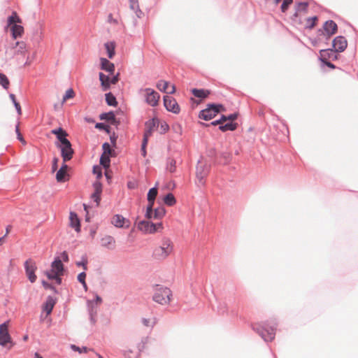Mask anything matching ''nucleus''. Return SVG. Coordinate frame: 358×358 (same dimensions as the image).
<instances>
[{"instance_id":"obj_37","label":"nucleus","mask_w":358,"mask_h":358,"mask_svg":"<svg viewBox=\"0 0 358 358\" xmlns=\"http://www.w3.org/2000/svg\"><path fill=\"white\" fill-rule=\"evenodd\" d=\"M70 348L72 350L78 352L80 354L81 353H87L88 351L92 350L91 349L87 348V347L80 348L74 344H71Z\"/></svg>"},{"instance_id":"obj_48","label":"nucleus","mask_w":358,"mask_h":358,"mask_svg":"<svg viewBox=\"0 0 358 358\" xmlns=\"http://www.w3.org/2000/svg\"><path fill=\"white\" fill-rule=\"evenodd\" d=\"M102 148L103 150V153L102 155H108L110 154L111 149L108 143H104L102 145Z\"/></svg>"},{"instance_id":"obj_51","label":"nucleus","mask_w":358,"mask_h":358,"mask_svg":"<svg viewBox=\"0 0 358 358\" xmlns=\"http://www.w3.org/2000/svg\"><path fill=\"white\" fill-rule=\"evenodd\" d=\"M93 187L94 189V192L101 193L102 192V185L100 182L96 181L93 184Z\"/></svg>"},{"instance_id":"obj_15","label":"nucleus","mask_w":358,"mask_h":358,"mask_svg":"<svg viewBox=\"0 0 358 358\" xmlns=\"http://www.w3.org/2000/svg\"><path fill=\"white\" fill-rule=\"evenodd\" d=\"M51 270L59 275H63L64 266L60 258H55L51 264Z\"/></svg>"},{"instance_id":"obj_35","label":"nucleus","mask_w":358,"mask_h":358,"mask_svg":"<svg viewBox=\"0 0 358 358\" xmlns=\"http://www.w3.org/2000/svg\"><path fill=\"white\" fill-rule=\"evenodd\" d=\"M66 171L59 169L56 173V179L58 182H64L66 179Z\"/></svg>"},{"instance_id":"obj_47","label":"nucleus","mask_w":358,"mask_h":358,"mask_svg":"<svg viewBox=\"0 0 358 358\" xmlns=\"http://www.w3.org/2000/svg\"><path fill=\"white\" fill-rule=\"evenodd\" d=\"M87 259L85 257H83L82 260L80 262H77L76 264L78 266H82L84 270H87Z\"/></svg>"},{"instance_id":"obj_25","label":"nucleus","mask_w":358,"mask_h":358,"mask_svg":"<svg viewBox=\"0 0 358 358\" xmlns=\"http://www.w3.org/2000/svg\"><path fill=\"white\" fill-rule=\"evenodd\" d=\"M105 48L106 50L108 57L112 59L115 55V44L114 42L110 41L105 43Z\"/></svg>"},{"instance_id":"obj_63","label":"nucleus","mask_w":358,"mask_h":358,"mask_svg":"<svg viewBox=\"0 0 358 358\" xmlns=\"http://www.w3.org/2000/svg\"><path fill=\"white\" fill-rule=\"evenodd\" d=\"M14 106H15V109H16V110H17V112L18 115H21V113H22V110H21V107H20V103H19L18 102H17V103H15L14 104Z\"/></svg>"},{"instance_id":"obj_44","label":"nucleus","mask_w":358,"mask_h":358,"mask_svg":"<svg viewBox=\"0 0 358 358\" xmlns=\"http://www.w3.org/2000/svg\"><path fill=\"white\" fill-rule=\"evenodd\" d=\"M237 114L236 113H232L229 115H222V120H224V122L227 121L232 122L237 118Z\"/></svg>"},{"instance_id":"obj_53","label":"nucleus","mask_w":358,"mask_h":358,"mask_svg":"<svg viewBox=\"0 0 358 358\" xmlns=\"http://www.w3.org/2000/svg\"><path fill=\"white\" fill-rule=\"evenodd\" d=\"M95 128L105 130L108 133L109 132L108 126L106 125L104 123H101V122L96 123L95 125Z\"/></svg>"},{"instance_id":"obj_27","label":"nucleus","mask_w":358,"mask_h":358,"mask_svg":"<svg viewBox=\"0 0 358 358\" xmlns=\"http://www.w3.org/2000/svg\"><path fill=\"white\" fill-rule=\"evenodd\" d=\"M237 124L228 121L225 124H222L219 127V129L222 131H234L236 129Z\"/></svg>"},{"instance_id":"obj_13","label":"nucleus","mask_w":358,"mask_h":358,"mask_svg":"<svg viewBox=\"0 0 358 358\" xmlns=\"http://www.w3.org/2000/svg\"><path fill=\"white\" fill-rule=\"evenodd\" d=\"M347 41L343 36H337L333 41V48L336 52H343L347 48Z\"/></svg>"},{"instance_id":"obj_4","label":"nucleus","mask_w":358,"mask_h":358,"mask_svg":"<svg viewBox=\"0 0 358 358\" xmlns=\"http://www.w3.org/2000/svg\"><path fill=\"white\" fill-rule=\"evenodd\" d=\"M252 329L266 342L271 341L275 338V329L273 327H268L267 324L261 325L256 324L253 325Z\"/></svg>"},{"instance_id":"obj_11","label":"nucleus","mask_w":358,"mask_h":358,"mask_svg":"<svg viewBox=\"0 0 358 358\" xmlns=\"http://www.w3.org/2000/svg\"><path fill=\"white\" fill-rule=\"evenodd\" d=\"M61 149V155L64 162L70 160L73 155V150L71 148V142H67L66 144L56 145Z\"/></svg>"},{"instance_id":"obj_22","label":"nucleus","mask_w":358,"mask_h":358,"mask_svg":"<svg viewBox=\"0 0 358 358\" xmlns=\"http://www.w3.org/2000/svg\"><path fill=\"white\" fill-rule=\"evenodd\" d=\"M152 129L151 127H150L148 129L145 131L143 135V139L141 145V154L143 157L146 156V145L148 141L149 136L151 135Z\"/></svg>"},{"instance_id":"obj_21","label":"nucleus","mask_w":358,"mask_h":358,"mask_svg":"<svg viewBox=\"0 0 358 358\" xmlns=\"http://www.w3.org/2000/svg\"><path fill=\"white\" fill-rule=\"evenodd\" d=\"M101 242L103 247L112 249L114 248L115 241L114 238L111 236H106L101 238Z\"/></svg>"},{"instance_id":"obj_39","label":"nucleus","mask_w":358,"mask_h":358,"mask_svg":"<svg viewBox=\"0 0 358 358\" xmlns=\"http://www.w3.org/2000/svg\"><path fill=\"white\" fill-rule=\"evenodd\" d=\"M100 164L104 167L108 168L110 166V158L108 155H102L100 157Z\"/></svg>"},{"instance_id":"obj_46","label":"nucleus","mask_w":358,"mask_h":358,"mask_svg":"<svg viewBox=\"0 0 358 358\" xmlns=\"http://www.w3.org/2000/svg\"><path fill=\"white\" fill-rule=\"evenodd\" d=\"M317 20V17H309L307 19V27L309 28V29H312L314 26H315V21Z\"/></svg>"},{"instance_id":"obj_38","label":"nucleus","mask_w":358,"mask_h":358,"mask_svg":"<svg viewBox=\"0 0 358 358\" xmlns=\"http://www.w3.org/2000/svg\"><path fill=\"white\" fill-rule=\"evenodd\" d=\"M0 85L4 89H8L9 86V81L6 76L3 73H0Z\"/></svg>"},{"instance_id":"obj_64","label":"nucleus","mask_w":358,"mask_h":358,"mask_svg":"<svg viewBox=\"0 0 358 358\" xmlns=\"http://www.w3.org/2000/svg\"><path fill=\"white\" fill-rule=\"evenodd\" d=\"M89 315H90V322L92 324H94L96 322V314L89 313Z\"/></svg>"},{"instance_id":"obj_49","label":"nucleus","mask_w":358,"mask_h":358,"mask_svg":"<svg viewBox=\"0 0 358 358\" xmlns=\"http://www.w3.org/2000/svg\"><path fill=\"white\" fill-rule=\"evenodd\" d=\"M292 3V0H283L281 5V10L285 12L288 8L289 6Z\"/></svg>"},{"instance_id":"obj_60","label":"nucleus","mask_w":358,"mask_h":358,"mask_svg":"<svg viewBox=\"0 0 358 358\" xmlns=\"http://www.w3.org/2000/svg\"><path fill=\"white\" fill-rule=\"evenodd\" d=\"M224 122V120H222V116L221 117V118L220 120H215V121H213L210 123V124L212 125H217V124H220L222 125L223 123Z\"/></svg>"},{"instance_id":"obj_19","label":"nucleus","mask_w":358,"mask_h":358,"mask_svg":"<svg viewBox=\"0 0 358 358\" xmlns=\"http://www.w3.org/2000/svg\"><path fill=\"white\" fill-rule=\"evenodd\" d=\"M129 8L133 10L138 18H141L143 15V11L139 6L138 0H129Z\"/></svg>"},{"instance_id":"obj_23","label":"nucleus","mask_w":358,"mask_h":358,"mask_svg":"<svg viewBox=\"0 0 358 358\" xmlns=\"http://www.w3.org/2000/svg\"><path fill=\"white\" fill-rule=\"evenodd\" d=\"M99 80L101 82V85L103 91H106L110 88V77L109 76H106L103 73H99Z\"/></svg>"},{"instance_id":"obj_33","label":"nucleus","mask_w":358,"mask_h":358,"mask_svg":"<svg viewBox=\"0 0 358 358\" xmlns=\"http://www.w3.org/2000/svg\"><path fill=\"white\" fill-rule=\"evenodd\" d=\"M97 306L94 301H87V308L89 313L96 314L97 313Z\"/></svg>"},{"instance_id":"obj_56","label":"nucleus","mask_w":358,"mask_h":358,"mask_svg":"<svg viewBox=\"0 0 358 358\" xmlns=\"http://www.w3.org/2000/svg\"><path fill=\"white\" fill-rule=\"evenodd\" d=\"M56 258H60L62 259V262H68L69 255L66 251H64L61 253L59 257H57Z\"/></svg>"},{"instance_id":"obj_20","label":"nucleus","mask_w":358,"mask_h":358,"mask_svg":"<svg viewBox=\"0 0 358 358\" xmlns=\"http://www.w3.org/2000/svg\"><path fill=\"white\" fill-rule=\"evenodd\" d=\"M191 91L195 97L199 98L201 100L206 99L210 94L209 90H203V89H195L194 88V89H192Z\"/></svg>"},{"instance_id":"obj_32","label":"nucleus","mask_w":358,"mask_h":358,"mask_svg":"<svg viewBox=\"0 0 358 358\" xmlns=\"http://www.w3.org/2000/svg\"><path fill=\"white\" fill-rule=\"evenodd\" d=\"M106 101L108 106H115L117 103L115 97L110 92L106 94Z\"/></svg>"},{"instance_id":"obj_17","label":"nucleus","mask_w":358,"mask_h":358,"mask_svg":"<svg viewBox=\"0 0 358 358\" xmlns=\"http://www.w3.org/2000/svg\"><path fill=\"white\" fill-rule=\"evenodd\" d=\"M100 62L101 69L110 73V75H113V73L115 71L114 64L109 62L107 59L103 57L100 59Z\"/></svg>"},{"instance_id":"obj_36","label":"nucleus","mask_w":358,"mask_h":358,"mask_svg":"<svg viewBox=\"0 0 358 358\" xmlns=\"http://www.w3.org/2000/svg\"><path fill=\"white\" fill-rule=\"evenodd\" d=\"M164 201L166 205L171 206L173 205L176 201L174 196L172 194L169 193L166 195V196L164 199Z\"/></svg>"},{"instance_id":"obj_8","label":"nucleus","mask_w":358,"mask_h":358,"mask_svg":"<svg viewBox=\"0 0 358 358\" xmlns=\"http://www.w3.org/2000/svg\"><path fill=\"white\" fill-rule=\"evenodd\" d=\"M162 227L161 222L154 224L147 220H142L138 223L137 228L144 234H154Z\"/></svg>"},{"instance_id":"obj_1","label":"nucleus","mask_w":358,"mask_h":358,"mask_svg":"<svg viewBox=\"0 0 358 358\" xmlns=\"http://www.w3.org/2000/svg\"><path fill=\"white\" fill-rule=\"evenodd\" d=\"M173 250V246L170 240L164 239L161 245L156 247L152 252V257L158 261L165 259Z\"/></svg>"},{"instance_id":"obj_50","label":"nucleus","mask_w":358,"mask_h":358,"mask_svg":"<svg viewBox=\"0 0 358 358\" xmlns=\"http://www.w3.org/2000/svg\"><path fill=\"white\" fill-rule=\"evenodd\" d=\"M100 195H101V193H96V192H94L92 194V199L96 202V206H98L99 204V202H100V200H101V198H100Z\"/></svg>"},{"instance_id":"obj_61","label":"nucleus","mask_w":358,"mask_h":358,"mask_svg":"<svg viewBox=\"0 0 358 358\" xmlns=\"http://www.w3.org/2000/svg\"><path fill=\"white\" fill-rule=\"evenodd\" d=\"M118 80V74L113 76L112 78H110V85L115 84Z\"/></svg>"},{"instance_id":"obj_28","label":"nucleus","mask_w":358,"mask_h":358,"mask_svg":"<svg viewBox=\"0 0 358 358\" xmlns=\"http://www.w3.org/2000/svg\"><path fill=\"white\" fill-rule=\"evenodd\" d=\"M24 31L23 27L21 25L14 24L12 27V34L13 38L15 39L17 37L21 36Z\"/></svg>"},{"instance_id":"obj_6","label":"nucleus","mask_w":358,"mask_h":358,"mask_svg":"<svg viewBox=\"0 0 358 358\" xmlns=\"http://www.w3.org/2000/svg\"><path fill=\"white\" fill-rule=\"evenodd\" d=\"M223 109L221 104H209L208 107L200 111L199 117L204 120H210Z\"/></svg>"},{"instance_id":"obj_31","label":"nucleus","mask_w":358,"mask_h":358,"mask_svg":"<svg viewBox=\"0 0 358 358\" xmlns=\"http://www.w3.org/2000/svg\"><path fill=\"white\" fill-rule=\"evenodd\" d=\"M54 305L55 302L53 299L52 298H48L44 306V310L46 312L47 315L50 314L53 309Z\"/></svg>"},{"instance_id":"obj_7","label":"nucleus","mask_w":358,"mask_h":358,"mask_svg":"<svg viewBox=\"0 0 358 358\" xmlns=\"http://www.w3.org/2000/svg\"><path fill=\"white\" fill-rule=\"evenodd\" d=\"M140 93L142 94L148 104L151 106H156L158 104L159 94L151 88L141 89Z\"/></svg>"},{"instance_id":"obj_2","label":"nucleus","mask_w":358,"mask_h":358,"mask_svg":"<svg viewBox=\"0 0 358 358\" xmlns=\"http://www.w3.org/2000/svg\"><path fill=\"white\" fill-rule=\"evenodd\" d=\"M210 170V165L204 160L198 162L196 169V183L198 187H203L205 185V178Z\"/></svg>"},{"instance_id":"obj_29","label":"nucleus","mask_w":358,"mask_h":358,"mask_svg":"<svg viewBox=\"0 0 358 358\" xmlns=\"http://www.w3.org/2000/svg\"><path fill=\"white\" fill-rule=\"evenodd\" d=\"M141 322L145 327H150L151 329H152L155 327V325L157 324V320L156 317L142 318Z\"/></svg>"},{"instance_id":"obj_5","label":"nucleus","mask_w":358,"mask_h":358,"mask_svg":"<svg viewBox=\"0 0 358 358\" xmlns=\"http://www.w3.org/2000/svg\"><path fill=\"white\" fill-rule=\"evenodd\" d=\"M26 52V43L23 41H12L6 47V55L13 58L17 55H24Z\"/></svg>"},{"instance_id":"obj_9","label":"nucleus","mask_w":358,"mask_h":358,"mask_svg":"<svg viewBox=\"0 0 358 358\" xmlns=\"http://www.w3.org/2000/svg\"><path fill=\"white\" fill-rule=\"evenodd\" d=\"M8 321L0 324V345L5 347L8 343H12V338L8 332Z\"/></svg>"},{"instance_id":"obj_12","label":"nucleus","mask_w":358,"mask_h":358,"mask_svg":"<svg viewBox=\"0 0 358 358\" xmlns=\"http://www.w3.org/2000/svg\"><path fill=\"white\" fill-rule=\"evenodd\" d=\"M164 105L168 110L172 111L174 113H179V106L178 103L170 95L164 96Z\"/></svg>"},{"instance_id":"obj_24","label":"nucleus","mask_w":358,"mask_h":358,"mask_svg":"<svg viewBox=\"0 0 358 358\" xmlns=\"http://www.w3.org/2000/svg\"><path fill=\"white\" fill-rule=\"evenodd\" d=\"M125 222V218L120 215H115L112 219V224L116 227H123Z\"/></svg>"},{"instance_id":"obj_40","label":"nucleus","mask_w":358,"mask_h":358,"mask_svg":"<svg viewBox=\"0 0 358 358\" xmlns=\"http://www.w3.org/2000/svg\"><path fill=\"white\" fill-rule=\"evenodd\" d=\"M20 20L17 17L16 13H13L12 15L9 16L8 18V24H16V22H20Z\"/></svg>"},{"instance_id":"obj_18","label":"nucleus","mask_w":358,"mask_h":358,"mask_svg":"<svg viewBox=\"0 0 358 358\" xmlns=\"http://www.w3.org/2000/svg\"><path fill=\"white\" fill-rule=\"evenodd\" d=\"M70 226L73 228L77 232L80 231V222L77 214L74 212H71L69 215Z\"/></svg>"},{"instance_id":"obj_30","label":"nucleus","mask_w":358,"mask_h":358,"mask_svg":"<svg viewBox=\"0 0 358 358\" xmlns=\"http://www.w3.org/2000/svg\"><path fill=\"white\" fill-rule=\"evenodd\" d=\"M157 195V187H154L148 191V201L149 203H154L155 198Z\"/></svg>"},{"instance_id":"obj_34","label":"nucleus","mask_w":358,"mask_h":358,"mask_svg":"<svg viewBox=\"0 0 358 358\" xmlns=\"http://www.w3.org/2000/svg\"><path fill=\"white\" fill-rule=\"evenodd\" d=\"M165 215V210L163 207L157 208L154 210L153 218L160 219Z\"/></svg>"},{"instance_id":"obj_16","label":"nucleus","mask_w":358,"mask_h":358,"mask_svg":"<svg viewBox=\"0 0 358 358\" xmlns=\"http://www.w3.org/2000/svg\"><path fill=\"white\" fill-rule=\"evenodd\" d=\"M323 28L327 36H330L336 33L337 24L333 20H328L324 23Z\"/></svg>"},{"instance_id":"obj_58","label":"nucleus","mask_w":358,"mask_h":358,"mask_svg":"<svg viewBox=\"0 0 358 358\" xmlns=\"http://www.w3.org/2000/svg\"><path fill=\"white\" fill-rule=\"evenodd\" d=\"M58 158L55 157L52 161V169L53 171H55L57 169Z\"/></svg>"},{"instance_id":"obj_26","label":"nucleus","mask_w":358,"mask_h":358,"mask_svg":"<svg viewBox=\"0 0 358 358\" xmlns=\"http://www.w3.org/2000/svg\"><path fill=\"white\" fill-rule=\"evenodd\" d=\"M100 119L110 122L112 124L116 123L115 116L113 112L104 113L100 115Z\"/></svg>"},{"instance_id":"obj_55","label":"nucleus","mask_w":358,"mask_h":358,"mask_svg":"<svg viewBox=\"0 0 358 358\" xmlns=\"http://www.w3.org/2000/svg\"><path fill=\"white\" fill-rule=\"evenodd\" d=\"M85 278H86V273L85 272H81L80 273L78 274V280L82 283V284H85Z\"/></svg>"},{"instance_id":"obj_41","label":"nucleus","mask_w":358,"mask_h":358,"mask_svg":"<svg viewBox=\"0 0 358 358\" xmlns=\"http://www.w3.org/2000/svg\"><path fill=\"white\" fill-rule=\"evenodd\" d=\"M154 203H149L146 208L145 217L148 219L153 218L154 211L152 210Z\"/></svg>"},{"instance_id":"obj_59","label":"nucleus","mask_w":358,"mask_h":358,"mask_svg":"<svg viewBox=\"0 0 358 358\" xmlns=\"http://www.w3.org/2000/svg\"><path fill=\"white\" fill-rule=\"evenodd\" d=\"M176 162L171 161L168 166V169L170 172H173L176 170L175 167Z\"/></svg>"},{"instance_id":"obj_57","label":"nucleus","mask_w":358,"mask_h":358,"mask_svg":"<svg viewBox=\"0 0 358 358\" xmlns=\"http://www.w3.org/2000/svg\"><path fill=\"white\" fill-rule=\"evenodd\" d=\"M64 131H65L61 127H59L57 129H55L52 130V133L53 134L56 135L57 137L58 136H59L62 133H63Z\"/></svg>"},{"instance_id":"obj_62","label":"nucleus","mask_w":358,"mask_h":358,"mask_svg":"<svg viewBox=\"0 0 358 358\" xmlns=\"http://www.w3.org/2000/svg\"><path fill=\"white\" fill-rule=\"evenodd\" d=\"M108 22L113 24H117V20L113 17L112 14H109L108 17Z\"/></svg>"},{"instance_id":"obj_54","label":"nucleus","mask_w":358,"mask_h":358,"mask_svg":"<svg viewBox=\"0 0 358 358\" xmlns=\"http://www.w3.org/2000/svg\"><path fill=\"white\" fill-rule=\"evenodd\" d=\"M93 173L96 175L98 178H100L102 176L101 169L98 166H94L93 167Z\"/></svg>"},{"instance_id":"obj_10","label":"nucleus","mask_w":358,"mask_h":358,"mask_svg":"<svg viewBox=\"0 0 358 358\" xmlns=\"http://www.w3.org/2000/svg\"><path fill=\"white\" fill-rule=\"evenodd\" d=\"M24 268L26 275L31 282H34L36 280V275L35 271L36 266L35 263L31 259L27 260L24 263Z\"/></svg>"},{"instance_id":"obj_14","label":"nucleus","mask_w":358,"mask_h":358,"mask_svg":"<svg viewBox=\"0 0 358 358\" xmlns=\"http://www.w3.org/2000/svg\"><path fill=\"white\" fill-rule=\"evenodd\" d=\"M157 88L166 94H172L175 92L176 87L174 85L164 80H160L157 85Z\"/></svg>"},{"instance_id":"obj_42","label":"nucleus","mask_w":358,"mask_h":358,"mask_svg":"<svg viewBox=\"0 0 358 358\" xmlns=\"http://www.w3.org/2000/svg\"><path fill=\"white\" fill-rule=\"evenodd\" d=\"M67 135L68 134L65 131L57 137L60 142L59 145L66 144L67 142H69V141L66 138Z\"/></svg>"},{"instance_id":"obj_3","label":"nucleus","mask_w":358,"mask_h":358,"mask_svg":"<svg viewBox=\"0 0 358 358\" xmlns=\"http://www.w3.org/2000/svg\"><path fill=\"white\" fill-rule=\"evenodd\" d=\"M171 296L172 293L170 289L165 287H158L155 290L152 299L159 304L166 305L170 302Z\"/></svg>"},{"instance_id":"obj_43","label":"nucleus","mask_w":358,"mask_h":358,"mask_svg":"<svg viewBox=\"0 0 358 358\" xmlns=\"http://www.w3.org/2000/svg\"><path fill=\"white\" fill-rule=\"evenodd\" d=\"M73 96L74 92L73 89L70 88L66 91L65 94L63 96L62 101L65 102L67 99L73 98Z\"/></svg>"},{"instance_id":"obj_52","label":"nucleus","mask_w":358,"mask_h":358,"mask_svg":"<svg viewBox=\"0 0 358 358\" xmlns=\"http://www.w3.org/2000/svg\"><path fill=\"white\" fill-rule=\"evenodd\" d=\"M45 274L48 279L50 280H55L57 278V275H59L57 273L54 272L52 270L46 271Z\"/></svg>"},{"instance_id":"obj_45","label":"nucleus","mask_w":358,"mask_h":358,"mask_svg":"<svg viewBox=\"0 0 358 358\" xmlns=\"http://www.w3.org/2000/svg\"><path fill=\"white\" fill-rule=\"evenodd\" d=\"M308 3H306V2L298 3L297 6H296V13L301 11V10H306L308 8Z\"/></svg>"}]
</instances>
